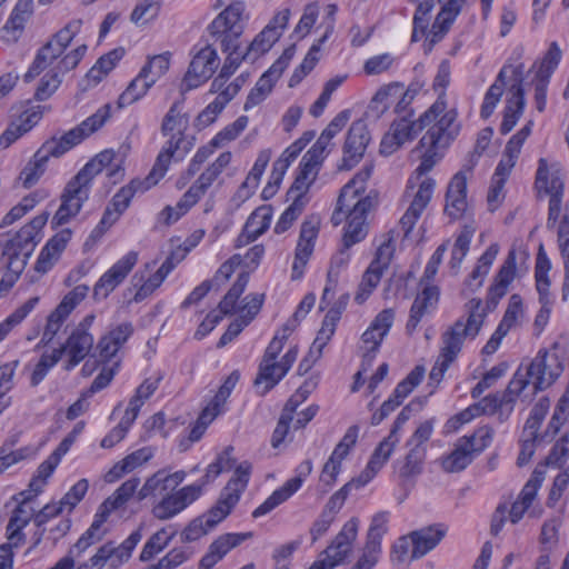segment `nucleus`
I'll return each instance as SVG.
<instances>
[{"mask_svg": "<svg viewBox=\"0 0 569 569\" xmlns=\"http://www.w3.org/2000/svg\"><path fill=\"white\" fill-rule=\"evenodd\" d=\"M563 371L562 362L556 353L540 349L529 363H521L503 392L488 395L477 403L480 415H495L503 410L509 415L516 399L531 385L532 395L551 387Z\"/></svg>", "mask_w": 569, "mask_h": 569, "instance_id": "nucleus-1", "label": "nucleus"}, {"mask_svg": "<svg viewBox=\"0 0 569 569\" xmlns=\"http://www.w3.org/2000/svg\"><path fill=\"white\" fill-rule=\"evenodd\" d=\"M499 248L497 244H490L487 250L480 256L477 264L469 277L465 280V286L470 291L478 290L489 273V270L498 254Z\"/></svg>", "mask_w": 569, "mask_h": 569, "instance_id": "nucleus-47", "label": "nucleus"}, {"mask_svg": "<svg viewBox=\"0 0 569 569\" xmlns=\"http://www.w3.org/2000/svg\"><path fill=\"white\" fill-rule=\"evenodd\" d=\"M89 287L86 284H79L74 287L62 298L56 309L48 316V319L51 322L62 327L70 313L87 297Z\"/></svg>", "mask_w": 569, "mask_h": 569, "instance_id": "nucleus-41", "label": "nucleus"}, {"mask_svg": "<svg viewBox=\"0 0 569 569\" xmlns=\"http://www.w3.org/2000/svg\"><path fill=\"white\" fill-rule=\"evenodd\" d=\"M522 74L523 64H518L512 68L515 82L508 89V98L506 100V107L503 110V119L499 129L501 134L509 133L515 128L523 113L526 99L525 90L522 87Z\"/></svg>", "mask_w": 569, "mask_h": 569, "instance_id": "nucleus-20", "label": "nucleus"}, {"mask_svg": "<svg viewBox=\"0 0 569 569\" xmlns=\"http://www.w3.org/2000/svg\"><path fill=\"white\" fill-rule=\"evenodd\" d=\"M369 141L370 134L367 124L361 120L352 122L343 144V158L340 168L346 170L353 168L362 159Z\"/></svg>", "mask_w": 569, "mask_h": 569, "instance_id": "nucleus-25", "label": "nucleus"}, {"mask_svg": "<svg viewBox=\"0 0 569 569\" xmlns=\"http://www.w3.org/2000/svg\"><path fill=\"white\" fill-rule=\"evenodd\" d=\"M139 260L137 251H129L117 260L97 281L93 287V296L97 299L107 298L119 287L132 271Z\"/></svg>", "mask_w": 569, "mask_h": 569, "instance_id": "nucleus-21", "label": "nucleus"}, {"mask_svg": "<svg viewBox=\"0 0 569 569\" xmlns=\"http://www.w3.org/2000/svg\"><path fill=\"white\" fill-rule=\"evenodd\" d=\"M170 52L156 54L148 59V62L140 70L141 78H144L152 86L163 77L170 68Z\"/></svg>", "mask_w": 569, "mask_h": 569, "instance_id": "nucleus-58", "label": "nucleus"}, {"mask_svg": "<svg viewBox=\"0 0 569 569\" xmlns=\"http://www.w3.org/2000/svg\"><path fill=\"white\" fill-rule=\"evenodd\" d=\"M516 268V253L515 251H510L500 270L498 271L495 278V282L489 289V293L492 298L500 299L507 293L509 284L515 279Z\"/></svg>", "mask_w": 569, "mask_h": 569, "instance_id": "nucleus-50", "label": "nucleus"}, {"mask_svg": "<svg viewBox=\"0 0 569 569\" xmlns=\"http://www.w3.org/2000/svg\"><path fill=\"white\" fill-rule=\"evenodd\" d=\"M201 496V485H188L181 489L167 493L153 505V518L166 521L182 512L188 506Z\"/></svg>", "mask_w": 569, "mask_h": 569, "instance_id": "nucleus-18", "label": "nucleus"}, {"mask_svg": "<svg viewBox=\"0 0 569 569\" xmlns=\"http://www.w3.org/2000/svg\"><path fill=\"white\" fill-rule=\"evenodd\" d=\"M43 116V107L30 106L28 107L18 119V123H12L1 136V141L6 146L16 141L20 136L31 130Z\"/></svg>", "mask_w": 569, "mask_h": 569, "instance_id": "nucleus-40", "label": "nucleus"}, {"mask_svg": "<svg viewBox=\"0 0 569 569\" xmlns=\"http://www.w3.org/2000/svg\"><path fill=\"white\" fill-rule=\"evenodd\" d=\"M32 13V0H18L9 19L1 29V39L7 43L17 42Z\"/></svg>", "mask_w": 569, "mask_h": 569, "instance_id": "nucleus-34", "label": "nucleus"}, {"mask_svg": "<svg viewBox=\"0 0 569 569\" xmlns=\"http://www.w3.org/2000/svg\"><path fill=\"white\" fill-rule=\"evenodd\" d=\"M400 93V82H391L382 86L370 101V111L375 112L377 117H380L396 102Z\"/></svg>", "mask_w": 569, "mask_h": 569, "instance_id": "nucleus-54", "label": "nucleus"}, {"mask_svg": "<svg viewBox=\"0 0 569 569\" xmlns=\"http://www.w3.org/2000/svg\"><path fill=\"white\" fill-rule=\"evenodd\" d=\"M536 188L539 193L559 194L562 193L563 182L556 173L550 172L546 159H540L536 173Z\"/></svg>", "mask_w": 569, "mask_h": 569, "instance_id": "nucleus-52", "label": "nucleus"}, {"mask_svg": "<svg viewBox=\"0 0 569 569\" xmlns=\"http://www.w3.org/2000/svg\"><path fill=\"white\" fill-rule=\"evenodd\" d=\"M395 320V312L392 309H385L380 311L372 320L368 329L361 336L362 349V366L366 363L371 366L381 342L388 335Z\"/></svg>", "mask_w": 569, "mask_h": 569, "instance_id": "nucleus-22", "label": "nucleus"}, {"mask_svg": "<svg viewBox=\"0 0 569 569\" xmlns=\"http://www.w3.org/2000/svg\"><path fill=\"white\" fill-rule=\"evenodd\" d=\"M351 247H345L342 243V248L332 256L330 267L327 273V283L322 292V297L320 300V309L323 310L331 302L335 296V290L338 283L339 273L342 269H345L350 260L349 249Z\"/></svg>", "mask_w": 569, "mask_h": 569, "instance_id": "nucleus-39", "label": "nucleus"}, {"mask_svg": "<svg viewBox=\"0 0 569 569\" xmlns=\"http://www.w3.org/2000/svg\"><path fill=\"white\" fill-rule=\"evenodd\" d=\"M326 10L327 14L322 21V26H325V33L310 47L302 62L295 69L289 80V87L291 88L298 86L302 79L313 70L319 61L318 53L320 52L321 46L327 41V39L332 34L335 30L336 13L338 10L337 6L328 4Z\"/></svg>", "mask_w": 569, "mask_h": 569, "instance_id": "nucleus-23", "label": "nucleus"}, {"mask_svg": "<svg viewBox=\"0 0 569 569\" xmlns=\"http://www.w3.org/2000/svg\"><path fill=\"white\" fill-rule=\"evenodd\" d=\"M398 443L385 438L372 452L365 470L359 475L360 482L368 483L387 463Z\"/></svg>", "mask_w": 569, "mask_h": 569, "instance_id": "nucleus-42", "label": "nucleus"}, {"mask_svg": "<svg viewBox=\"0 0 569 569\" xmlns=\"http://www.w3.org/2000/svg\"><path fill=\"white\" fill-rule=\"evenodd\" d=\"M140 540L141 533L133 531L120 545L108 541L99 547L97 552L88 561L82 562L80 569H102L106 566H108L109 569H118L131 558L132 551Z\"/></svg>", "mask_w": 569, "mask_h": 569, "instance_id": "nucleus-11", "label": "nucleus"}, {"mask_svg": "<svg viewBox=\"0 0 569 569\" xmlns=\"http://www.w3.org/2000/svg\"><path fill=\"white\" fill-rule=\"evenodd\" d=\"M457 113L453 110L443 113L422 136L420 146L426 149L420 164L415 170L417 179L425 176L443 157L445 150L459 132L456 123Z\"/></svg>", "mask_w": 569, "mask_h": 569, "instance_id": "nucleus-4", "label": "nucleus"}, {"mask_svg": "<svg viewBox=\"0 0 569 569\" xmlns=\"http://www.w3.org/2000/svg\"><path fill=\"white\" fill-rule=\"evenodd\" d=\"M435 186L436 182L431 178H425L419 183V188L413 197V200L411 201L409 208L407 209V211L399 221L400 228L402 229L405 237H407L411 232L421 213L423 212L429 201L431 200Z\"/></svg>", "mask_w": 569, "mask_h": 569, "instance_id": "nucleus-27", "label": "nucleus"}, {"mask_svg": "<svg viewBox=\"0 0 569 569\" xmlns=\"http://www.w3.org/2000/svg\"><path fill=\"white\" fill-rule=\"evenodd\" d=\"M248 122L247 116H240L236 121L218 132L207 144L199 147L188 164V176L193 177L201 166L214 153L216 149L234 140L247 128Z\"/></svg>", "mask_w": 569, "mask_h": 569, "instance_id": "nucleus-17", "label": "nucleus"}, {"mask_svg": "<svg viewBox=\"0 0 569 569\" xmlns=\"http://www.w3.org/2000/svg\"><path fill=\"white\" fill-rule=\"evenodd\" d=\"M154 451L151 447H143L127 455L123 459L116 462L113 467L106 473L104 481L108 483L118 481L124 475H128L147 463L152 459Z\"/></svg>", "mask_w": 569, "mask_h": 569, "instance_id": "nucleus-38", "label": "nucleus"}, {"mask_svg": "<svg viewBox=\"0 0 569 569\" xmlns=\"http://www.w3.org/2000/svg\"><path fill=\"white\" fill-rule=\"evenodd\" d=\"M94 315H87L70 332L66 342L61 345L59 348H56L57 351H60V357L66 356V360L63 362V370L71 371L78 365H80L88 356L91 355V351L94 347V337L91 333L90 329L94 321Z\"/></svg>", "mask_w": 569, "mask_h": 569, "instance_id": "nucleus-8", "label": "nucleus"}, {"mask_svg": "<svg viewBox=\"0 0 569 569\" xmlns=\"http://www.w3.org/2000/svg\"><path fill=\"white\" fill-rule=\"evenodd\" d=\"M224 9L207 27L208 34L221 44L222 51L234 50L243 32L242 17L246 4L242 1L218 0L214 8Z\"/></svg>", "mask_w": 569, "mask_h": 569, "instance_id": "nucleus-5", "label": "nucleus"}, {"mask_svg": "<svg viewBox=\"0 0 569 569\" xmlns=\"http://www.w3.org/2000/svg\"><path fill=\"white\" fill-rule=\"evenodd\" d=\"M426 446L410 447L409 452L402 461L398 460L395 463V469L401 479H409L417 477L422 472L423 461L426 458Z\"/></svg>", "mask_w": 569, "mask_h": 569, "instance_id": "nucleus-46", "label": "nucleus"}, {"mask_svg": "<svg viewBox=\"0 0 569 569\" xmlns=\"http://www.w3.org/2000/svg\"><path fill=\"white\" fill-rule=\"evenodd\" d=\"M472 461V452L460 438L455 449L441 459V467L446 472H460Z\"/></svg>", "mask_w": 569, "mask_h": 569, "instance_id": "nucleus-56", "label": "nucleus"}, {"mask_svg": "<svg viewBox=\"0 0 569 569\" xmlns=\"http://www.w3.org/2000/svg\"><path fill=\"white\" fill-rule=\"evenodd\" d=\"M38 303L39 297H32L0 322V342L27 318Z\"/></svg>", "mask_w": 569, "mask_h": 569, "instance_id": "nucleus-59", "label": "nucleus"}, {"mask_svg": "<svg viewBox=\"0 0 569 569\" xmlns=\"http://www.w3.org/2000/svg\"><path fill=\"white\" fill-rule=\"evenodd\" d=\"M508 68L509 67H506V66L501 68L495 82L489 87V89L487 90V92L483 97V101H482L481 110H480V116L483 119H488L493 113L497 104L499 103V101L502 97L505 86H506V77H507ZM510 68L512 69L513 67H510Z\"/></svg>", "mask_w": 569, "mask_h": 569, "instance_id": "nucleus-53", "label": "nucleus"}, {"mask_svg": "<svg viewBox=\"0 0 569 569\" xmlns=\"http://www.w3.org/2000/svg\"><path fill=\"white\" fill-rule=\"evenodd\" d=\"M360 520L357 517L349 519L333 538L327 549L320 555L309 569H333L345 562L351 555L353 542L357 539Z\"/></svg>", "mask_w": 569, "mask_h": 569, "instance_id": "nucleus-10", "label": "nucleus"}, {"mask_svg": "<svg viewBox=\"0 0 569 569\" xmlns=\"http://www.w3.org/2000/svg\"><path fill=\"white\" fill-rule=\"evenodd\" d=\"M34 248L32 243H24L16 238H11L6 243L2 257L6 259V266L9 271L11 283H14L18 280Z\"/></svg>", "mask_w": 569, "mask_h": 569, "instance_id": "nucleus-32", "label": "nucleus"}, {"mask_svg": "<svg viewBox=\"0 0 569 569\" xmlns=\"http://www.w3.org/2000/svg\"><path fill=\"white\" fill-rule=\"evenodd\" d=\"M389 516L388 511H380L372 517L365 545L350 569H373L379 562L382 555L381 540L388 532Z\"/></svg>", "mask_w": 569, "mask_h": 569, "instance_id": "nucleus-12", "label": "nucleus"}, {"mask_svg": "<svg viewBox=\"0 0 569 569\" xmlns=\"http://www.w3.org/2000/svg\"><path fill=\"white\" fill-rule=\"evenodd\" d=\"M88 47L80 44L73 50L67 52L41 79L36 92L34 98L38 101H44L50 98L62 82V76L76 69L80 61L84 58Z\"/></svg>", "mask_w": 569, "mask_h": 569, "instance_id": "nucleus-14", "label": "nucleus"}, {"mask_svg": "<svg viewBox=\"0 0 569 569\" xmlns=\"http://www.w3.org/2000/svg\"><path fill=\"white\" fill-rule=\"evenodd\" d=\"M157 266V261L147 262L143 269L137 271L132 277L133 286L137 288L134 300L142 301L151 293H153L169 276V267H159L152 274L148 273Z\"/></svg>", "mask_w": 569, "mask_h": 569, "instance_id": "nucleus-29", "label": "nucleus"}, {"mask_svg": "<svg viewBox=\"0 0 569 569\" xmlns=\"http://www.w3.org/2000/svg\"><path fill=\"white\" fill-rule=\"evenodd\" d=\"M167 140L161 147L153 167L147 176V187L156 186L167 173L171 162L184 160L192 150L196 138L188 134L167 136Z\"/></svg>", "mask_w": 569, "mask_h": 569, "instance_id": "nucleus-9", "label": "nucleus"}, {"mask_svg": "<svg viewBox=\"0 0 569 569\" xmlns=\"http://www.w3.org/2000/svg\"><path fill=\"white\" fill-rule=\"evenodd\" d=\"M467 207V177L465 172L459 171L448 184L445 212L450 218L458 219L465 213Z\"/></svg>", "mask_w": 569, "mask_h": 569, "instance_id": "nucleus-33", "label": "nucleus"}, {"mask_svg": "<svg viewBox=\"0 0 569 569\" xmlns=\"http://www.w3.org/2000/svg\"><path fill=\"white\" fill-rule=\"evenodd\" d=\"M342 313L332 307L328 310L322 321V326L313 341V348L318 349V355H321L322 349L332 338L336 327L341 319Z\"/></svg>", "mask_w": 569, "mask_h": 569, "instance_id": "nucleus-64", "label": "nucleus"}, {"mask_svg": "<svg viewBox=\"0 0 569 569\" xmlns=\"http://www.w3.org/2000/svg\"><path fill=\"white\" fill-rule=\"evenodd\" d=\"M469 315L467 318H459L448 330L441 335L442 346L439 356L429 373L431 382L439 385L446 371L457 359L466 339H475L485 319L480 311L481 300L471 299L468 305Z\"/></svg>", "mask_w": 569, "mask_h": 569, "instance_id": "nucleus-3", "label": "nucleus"}, {"mask_svg": "<svg viewBox=\"0 0 569 569\" xmlns=\"http://www.w3.org/2000/svg\"><path fill=\"white\" fill-rule=\"evenodd\" d=\"M232 154L230 151L221 152L182 194L180 206L184 209H191L196 206L213 183L219 180L222 172L230 164Z\"/></svg>", "mask_w": 569, "mask_h": 569, "instance_id": "nucleus-13", "label": "nucleus"}, {"mask_svg": "<svg viewBox=\"0 0 569 569\" xmlns=\"http://www.w3.org/2000/svg\"><path fill=\"white\" fill-rule=\"evenodd\" d=\"M438 300L439 290L436 286H426L423 290L417 295L406 325V329L409 333L413 332L421 319L436 308Z\"/></svg>", "mask_w": 569, "mask_h": 569, "instance_id": "nucleus-37", "label": "nucleus"}, {"mask_svg": "<svg viewBox=\"0 0 569 569\" xmlns=\"http://www.w3.org/2000/svg\"><path fill=\"white\" fill-rule=\"evenodd\" d=\"M272 209L269 206L257 208L248 218L242 232L236 240V247L247 246L263 234L271 222Z\"/></svg>", "mask_w": 569, "mask_h": 569, "instance_id": "nucleus-36", "label": "nucleus"}, {"mask_svg": "<svg viewBox=\"0 0 569 569\" xmlns=\"http://www.w3.org/2000/svg\"><path fill=\"white\" fill-rule=\"evenodd\" d=\"M300 489L299 479H289L280 488L276 489L259 507L252 511L253 518L268 515L278 506L287 501Z\"/></svg>", "mask_w": 569, "mask_h": 569, "instance_id": "nucleus-45", "label": "nucleus"}, {"mask_svg": "<svg viewBox=\"0 0 569 569\" xmlns=\"http://www.w3.org/2000/svg\"><path fill=\"white\" fill-rule=\"evenodd\" d=\"M114 158L112 150L101 151L67 183L61 194V204L52 220L56 224H66L79 213L89 198L93 178L102 170H108V177L120 174L119 164L112 166Z\"/></svg>", "mask_w": 569, "mask_h": 569, "instance_id": "nucleus-2", "label": "nucleus"}, {"mask_svg": "<svg viewBox=\"0 0 569 569\" xmlns=\"http://www.w3.org/2000/svg\"><path fill=\"white\" fill-rule=\"evenodd\" d=\"M545 469L536 468L523 486L518 499L512 503L509 510L510 521L517 523L525 515V512L532 505L539 488L545 480Z\"/></svg>", "mask_w": 569, "mask_h": 569, "instance_id": "nucleus-35", "label": "nucleus"}, {"mask_svg": "<svg viewBox=\"0 0 569 569\" xmlns=\"http://www.w3.org/2000/svg\"><path fill=\"white\" fill-rule=\"evenodd\" d=\"M448 527L443 523H433L418 530L411 531L410 537L413 541L411 548V560H417L433 550L446 537Z\"/></svg>", "mask_w": 569, "mask_h": 569, "instance_id": "nucleus-28", "label": "nucleus"}, {"mask_svg": "<svg viewBox=\"0 0 569 569\" xmlns=\"http://www.w3.org/2000/svg\"><path fill=\"white\" fill-rule=\"evenodd\" d=\"M280 37L281 32L279 30H274L272 26H266L251 41L246 52H243L242 59L254 62L260 56L268 52Z\"/></svg>", "mask_w": 569, "mask_h": 569, "instance_id": "nucleus-48", "label": "nucleus"}, {"mask_svg": "<svg viewBox=\"0 0 569 569\" xmlns=\"http://www.w3.org/2000/svg\"><path fill=\"white\" fill-rule=\"evenodd\" d=\"M81 19H71L63 28L58 30L49 41L37 52L32 64L24 74V81L30 82L42 71L52 68L62 57L74 37L81 31Z\"/></svg>", "mask_w": 569, "mask_h": 569, "instance_id": "nucleus-6", "label": "nucleus"}, {"mask_svg": "<svg viewBox=\"0 0 569 569\" xmlns=\"http://www.w3.org/2000/svg\"><path fill=\"white\" fill-rule=\"evenodd\" d=\"M252 532L224 533L219 536L209 547V551L201 558L199 569H211L231 549L250 539Z\"/></svg>", "mask_w": 569, "mask_h": 569, "instance_id": "nucleus-30", "label": "nucleus"}, {"mask_svg": "<svg viewBox=\"0 0 569 569\" xmlns=\"http://www.w3.org/2000/svg\"><path fill=\"white\" fill-rule=\"evenodd\" d=\"M239 90L240 84L238 82L227 84L223 90L217 94L216 99L198 116L199 124H211L224 107L238 94Z\"/></svg>", "mask_w": 569, "mask_h": 569, "instance_id": "nucleus-43", "label": "nucleus"}, {"mask_svg": "<svg viewBox=\"0 0 569 569\" xmlns=\"http://www.w3.org/2000/svg\"><path fill=\"white\" fill-rule=\"evenodd\" d=\"M186 478L182 470L169 473L166 469H160L148 477L138 490L137 498L142 501L150 497L164 496L173 491Z\"/></svg>", "mask_w": 569, "mask_h": 569, "instance_id": "nucleus-26", "label": "nucleus"}, {"mask_svg": "<svg viewBox=\"0 0 569 569\" xmlns=\"http://www.w3.org/2000/svg\"><path fill=\"white\" fill-rule=\"evenodd\" d=\"M110 104L100 107L93 114L83 120L59 138H51L43 143V152H49L53 158H59L73 147L82 142L90 134L98 131L111 116Z\"/></svg>", "mask_w": 569, "mask_h": 569, "instance_id": "nucleus-7", "label": "nucleus"}, {"mask_svg": "<svg viewBox=\"0 0 569 569\" xmlns=\"http://www.w3.org/2000/svg\"><path fill=\"white\" fill-rule=\"evenodd\" d=\"M150 188L151 187H147V177L143 180H132L112 197L109 206L118 210V212L123 213L136 192H144Z\"/></svg>", "mask_w": 569, "mask_h": 569, "instance_id": "nucleus-61", "label": "nucleus"}, {"mask_svg": "<svg viewBox=\"0 0 569 569\" xmlns=\"http://www.w3.org/2000/svg\"><path fill=\"white\" fill-rule=\"evenodd\" d=\"M342 313L332 307L328 310L322 321V326L313 341V348L318 349V355H321L322 349L332 338L336 327L341 319Z\"/></svg>", "mask_w": 569, "mask_h": 569, "instance_id": "nucleus-63", "label": "nucleus"}, {"mask_svg": "<svg viewBox=\"0 0 569 569\" xmlns=\"http://www.w3.org/2000/svg\"><path fill=\"white\" fill-rule=\"evenodd\" d=\"M52 157L49 152H43V144L34 153L32 160H30L20 173V180L23 187L30 188L38 182L41 176L47 169V163Z\"/></svg>", "mask_w": 569, "mask_h": 569, "instance_id": "nucleus-51", "label": "nucleus"}, {"mask_svg": "<svg viewBox=\"0 0 569 569\" xmlns=\"http://www.w3.org/2000/svg\"><path fill=\"white\" fill-rule=\"evenodd\" d=\"M183 99L172 103L162 119L160 127L163 137L174 134H187L189 117L183 111Z\"/></svg>", "mask_w": 569, "mask_h": 569, "instance_id": "nucleus-44", "label": "nucleus"}, {"mask_svg": "<svg viewBox=\"0 0 569 569\" xmlns=\"http://www.w3.org/2000/svg\"><path fill=\"white\" fill-rule=\"evenodd\" d=\"M220 63L217 50L207 44L194 52L189 68L183 77L181 90L189 91L200 87L216 72Z\"/></svg>", "mask_w": 569, "mask_h": 569, "instance_id": "nucleus-15", "label": "nucleus"}, {"mask_svg": "<svg viewBox=\"0 0 569 569\" xmlns=\"http://www.w3.org/2000/svg\"><path fill=\"white\" fill-rule=\"evenodd\" d=\"M251 469L252 466L248 461H243L237 466L233 477L228 481L220 493L218 502L230 512L239 502L242 492L248 486Z\"/></svg>", "mask_w": 569, "mask_h": 569, "instance_id": "nucleus-31", "label": "nucleus"}, {"mask_svg": "<svg viewBox=\"0 0 569 569\" xmlns=\"http://www.w3.org/2000/svg\"><path fill=\"white\" fill-rule=\"evenodd\" d=\"M377 266V263H370L362 276L355 296V301L359 305L363 303L370 297L381 280L383 272L378 270Z\"/></svg>", "mask_w": 569, "mask_h": 569, "instance_id": "nucleus-62", "label": "nucleus"}, {"mask_svg": "<svg viewBox=\"0 0 569 569\" xmlns=\"http://www.w3.org/2000/svg\"><path fill=\"white\" fill-rule=\"evenodd\" d=\"M279 361L270 360L264 362L261 360L259 371L254 379L257 388H262L261 395L269 392L287 373H281Z\"/></svg>", "mask_w": 569, "mask_h": 569, "instance_id": "nucleus-55", "label": "nucleus"}, {"mask_svg": "<svg viewBox=\"0 0 569 569\" xmlns=\"http://www.w3.org/2000/svg\"><path fill=\"white\" fill-rule=\"evenodd\" d=\"M473 233H475V228H472L470 226H465L462 228V230L460 231V233L456 238L455 244L451 250V258H450V262H449L450 268H451V270L455 271V273H457L459 271L460 266L469 251Z\"/></svg>", "mask_w": 569, "mask_h": 569, "instance_id": "nucleus-60", "label": "nucleus"}, {"mask_svg": "<svg viewBox=\"0 0 569 569\" xmlns=\"http://www.w3.org/2000/svg\"><path fill=\"white\" fill-rule=\"evenodd\" d=\"M38 496L31 493L28 490H22L13 496V500L17 501V507L13 509L9 522L6 528L7 538L16 547H19L24 541L23 528L33 520L34 521V508L32 501Z\"/></svg>", "mask_w": 569, "mask_h": 569, "instance_id": "nucleus-19", "label": "nucleus"}, {"mask_svg": "<svg viewBox=\"0 0 569 569\" xmlns=\"http://www.w3.org/2000/svg\"><path fill=\"white\" fill-rule=\"evenodd\" d=\"M443 113H446L445 103L442 98H440L439 101H435L416 121L412 120V112H409L408 116H400L391 123L390 130L405 143L412 140L417 133L425 128L429 129Z\"/></svg>", "mask_w": 569, "mask_h": 569, "instance_id": "nucleus-16", "label": "nucleus"}, {"mask_svg": "<svg viewBox=\"0 0 569 569\" xmlns=\"http://www.w3.org/2000/svg\"><path fill=\"white\" fill-rule=\"evenodd\" d=\"M140 485L138 477H132L124 481L110 497H108L99 507L108 516L118 509H121L130 500V498L138 493L137 489Z\"/></svg>", "mask_w": 569, "mask_h": 569, "instance_id": "nucleus-49", "label": "nucleus"}, {"mask_svg": "<svg viewBox=\"0 0 569 569\" xmlns=\"http://www.w3.org/2000/svg\"><path fill=\"white\" fill-rule=\"evenodd\" d=\"M375 206L376 200L370 196L359 199L352 204L347 214V227L342 239L345 247H352L366 237V217Z\"/></svg>", "mask_w": 569, "mask_h": 569, "instance_id": "nucleus-24", "label": "nucleus"}, {"mask_svg": "<svg viewBox=\"0 0 569 569\" xmlns=\"http://www.w3.org/2000/svg\"><path fill=\"white\" fill-rule=\"evenodd\" d=\"M123 48H116L100 57L94 66L88 71L87 78L93 83H99L124 56Z\"/></svg>", "mask_w": 569, "mask_h": 569, "instance_id": "nucleus-57", "label": "nucleus"}]
</instances>
